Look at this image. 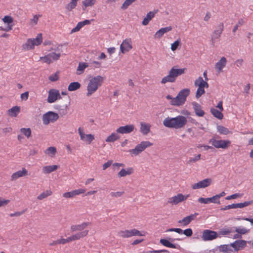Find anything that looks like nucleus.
I'll use <instances>...</instances> for the list:
<instances>
[{"label":"nucleus","mask_w":253,"mask_h":253,"mask_svg":"<svg viewBox=\"0 0 253 253\" xmlns=\"http://www.w3.org/2000/svg\"><path fill=\"white\" fill-rule=\"evenodd\" d=\"M172 29V28L171 26L162 28L156 32L154 35V38L155 39H159L161 38L165 33L171 31Z\"/></svg>","instance_id":"obj_25"},{"label":"nucleus","mask_w":253,"mask_h":253,"mask_svg":"<svg viewBox=\"0 0 253 253\" xmlns=\"http://www.w3.org/2000/svg\"><path fill=\"white\" fill-rule=\"evenodd\" d=\"M217 237V233L210 230H205L202 234V239L203 241H207L212 240Z\"/></svg>","instance_id":"obj_19"},{"label":"nucleus","mask_w":253,"mask_h":253,"mask_svg":"<svg viewBox=\"0 0 253 253\" xmlns=\"http://www.w3.org/2000/svg\"><path fill=\"white\" fill-rule=\"evenodd\" d=\"M198 201L201 204H208L210 203L209 198H204L201 197L198 199Z\"/></svg>","instance_id":"obj_59"},{"label":"nucleus","mask_w":253,"mask_h":253,"mask_svg":"<svg viewBox=\"0 0 253 253\" xmlns=\"http://www.w3.org/2000/svg\"><path fill=\"white\" fill-rule=\"evenodd\" d=\"M231 209H236L235 204H233L231 205H229L228 206H226L225 207L221 208V210L222 211H226V210H229Z\"/></svg>","instance_id":"obj_64"},{"label":"nucleus","mask_w":253,"mask_h":253,"mask_svg":"<svg viewBox=\"0 0 253 253\" xmlns=\"http://www.w3.org/2000/svg\"><path fill=\"white\" fill-rule=\"evenodd\" d=\"M29 97V92L28 91L23 93L20 95V98L22 100H27Z\"/></svg>","instance_id":"obj_63"},{"label":"nucleus","mask_w":253,"mask_h":253,"mask_svg":"<svg viewBox=\"0 0 253 253\" xmlns=\"http://www.w3.org/2000/svg\"><path fill=\"white\" fill-rule=\"evenodd\" d=\"M59 76V72L57 71L55 74L50 75L48 79L51 82H56L58 80Z\"/></svg>","instance_id":"obj_47"},{"label":"nucleus","mask_w":253,"mask_h":253,"mask_svg":"<svg viewBox=\"0 0 253 253\" xmlns=\"http://www.w3.org/2000/svg\"><path fill=\"white\" fill-rule=\"evenodd\" d=\"M56 153L57 150L55 147H49L44 151V153L51 158L54 157Z\"/></svg>","instance_id":"obj_34"},{"label":"nucleus","mask_w":253,"mask_h":253,"mask_svg":"<svg viewBox=\"0 0 253 253\" xmlns=\"http://www.w3.org/2000/svg\"><path fill=\"white\" fill-rule=\"evenodd\" d=\"M146 232H140L136 229L131 230H121L118 232V235L124 238H129L132 236H144L146 234Z\"/></svg>","instance_id":"obj_10"},{"label":"nucleus","mask_w":253,"mask_h":253,"mask_svg":"<svg viewBox=\"0 0 253 253\" xmlns=\"http://www.w3.org/2000/svg\"><path fill=\"white\" fill-rule=\"evenodd\" d=\"M190 94V89L189 88H184L181 90L177 96L173 98L172 102V105L179 106L183 105L186 101L187 96Z\"/></svg>","instance_id":"obj_6"},{"label":"nucleus","mask_w":253,"mask_h":253,"mask_svg":"<svg viewBox=\"0 0 253 253\" xmlns=\"http://www.w3.org/2000/svg\"><path fill=\"white\" fill-rule=\"evenodd\" d=\"M198 215V213L191 214L185 217L181 220L178 221V223L181 224L183 226H187L192 220H194L196 216Z\"/></svg>","instance_id":"obj_23"},{"label":"nucleus","mask_w":253,"mask_h":253,"mask_svg":"<svg viewBox=\"0 0 253 253\" xmlns=\"http://www.w3.org/2000/svg\"><path fill=\"white\" fill-rule=\"evenodd\" d=\"M209 143L216 148L225 149L229 146L231 141L229 140H217L213 137L209 140Z\"/></svg>","instance_id":"obj_12"},{"label":"nucleus","mask_w":253,"mask_h":253,"mask_svg":"<svg viewBox=\"0 0 253 253\" xmlns=\"http://www.w3.org/2000/svg\"><path fill=\"white\" fill-rule=\"evenodd\" d=\"M185 69H176L175 67L172 68L169 73V75L164 77L161 80L162 84H165L167 83H173L175 81L176 78L185 72Z\"/></svg>","instance_id":"obj_5"},{"label":"nucleus","mask_w":253,"mask_h":253,"mask_svg":"<svg viewBox=\"0 0 253 253\" xmlns=\"http://www.w3.org/2000/svg\"><path fill=\"white\" fill-rule=\"evenodd\" d=\"M253 203V201H246L244 203H237L235 204V208H243L244 207H247L250 205H251Z\"/></svg>","instance_id":"obj_44"},{"label":"nucleus","mask_w":253,"mask_h":253,"mask_svg":"<svg viewBox=\"0 0 253 253\" xmlns=\"http://www.w3.org/2000/svg\"><path fill=\"white\" fill-rule=\"evenodd\" d=\"M20 132L28 138L31 136L32 131L30 128H21Z\"/></svg>","instance_id":"obj_46"},{"label":"nucleus","mask_w":253,"mask_h":253,"mask_svg":"<svg viewBox=\"0 0 253 253\" xmlns=\"http://www.w3.org/2000/svg\"><path fill=\"white\" fill-rule=\"evenodd\" d=\"M155 16V13L152 11H150L147 14L146 16L144 18L142 24L144 26L148 24L150 20Z\"/></svg>","instance_id":"obj_33"},{"label":"nucleus","mask_w":253,"mask_h":253,"mask_svg":"<svg viewBox=\"0 0 253 253\" xmlns=\"http://www.w3.org/2000/svg\"><path fill=\"white\" fill-rule=\"evenodd\" d=\"M58 168L57 165H49L43 167L42 169V173L44 174H48L55 171Z\"/></svg>","instance_id":"obj_31"},{"label":"nucleus","mask_w":253,"mask_h":253,"mask_svg":"<svg viewBox=\"0 0 253 253\" xmlns=\"http://www.w3.org/2000/svg\"><path fill=\"white\" fill-rule=\"evenodd\" d=\"M249 230H248L245 228H240V227L236 228V230H235V231L237 233L240 234L241 235L242 234H245L249 232Z\"/></svg>","instance_id":"obj_52"},{"label":"nucleus","mask_w":253,"mask_h":253,"mask_svg":"<svg viewBox=\"0 0 253 253\" xmlns=\"http://www.w3.org/2000/svg\"><path fill=\"white\" fill-rule=\"evenodd\" d=\"M201 159V154H198L194 158H190L187 162L189 164H191L193 163H195L197 161L200 160Z\"/></svg>","instance_id":"obj_50"},{"label":"nucleus","mask_w":253,"mask_h":253,"mask_svg":"<svg viewBox=\"0 0 253 253\" xmlns=\"http://www.w3.org/2000/svg\"><path fill=\"white\" fill-rule=\"evenodd\" d=\"M183 234L187 237H190L193 234V231L191 228H188L183 231Z\"/></svg>","instance_id":"obj_58"},{"label":"nucleus","mask_w":253,"mask_h":253,"mask_svg":"<svg viewBox=\"0 0 253 253\" xmlns=\"http://www.w3.org/2000/svg\"><path fill=\"white\" fill-rule=\"evenodd\" d=\"M153 143L149 141H143L136 145L134 149H130L128 152L132 156H136L144 151L147 148L151 147Z\"/></svg>","instance_id":"obj_9"},{"label":"nucleus","mask_w":253,"mask_h":253,"mask_svg":"<svg viewBox=\"0 0 253 253\" xmlns=\"http://www.w3.org/2000/svg\"><path fill=\"white\" fill-rule=\"evenodd\" d=\"M62 46L61 44H57L55 47H51L49 50V51L55 50V52H51L48 54L41 57L40 60H42L43 63L50 64L53 62L58 60L61 57V52L60 51V47Z\"/></svg>","instance_id":"obj_4"},{"label":"nucleus","mask_w":253,"mask_h":253,"mask_svg":"<svg viewBox=\"0 0 253 253\" xmlns=\"http://www.w3.org/2000/svg\"><path fill=\"white\" fill-rule=\"evenodd\" d=\"M221 112L222 111H220V110L218 111L214 108H211V114L214 117H215L219 120H221L223 117V114L221 113Z\"/></svg>","instance_id":"obj_37"},{"label":"nucleus","mask_w":253,"mask_h":253,"mask_svg":"<svg viewBox=\"0 0 253 253\" xmlns=\"http://www.w3.org/2000/svg\"><path fill=\"white\" fill-rule=\"evenodd\" d=\"M222 251L226 253H232L234 252V249L232 246V243L228 245H224L221 247Z\"/></svg>","instance_id":"obj_42"},{"label":"nucleus","mask_w":253,"mask_h":253,"mask_svg":"<svg viewBox=\"0 0 253 253\" xmlns=\"http://www.w3.org/2000/svg\"><path fill=\"white\" fill-rule=\"evenodd\" d=\"M134 129L133 125H127L125 126H120L117 128L116 131L121 134H127L132 132Z\"/></svg>","instance_id":"obj_22"},{"label":"nucleus","mask_w":253,"mask_h":253,"mask_svg":"<svg viewBox=\"0 0 253 253\" xmlns=\"http://www.w3.org/2000/svg\"><path fill=\"white\" fill-rule=\"evenodd\" d=\"M104 80V78L100 75L89 79L86 87V96L89 97L94 93L102 85Z\"/></svg>","instance_id":"obj_3"},{"label":"nucleus","mask_w":253,"mask_h":253,"mask_svg":"<svg viewBox=\"0 0 253 253\" xmlns=\"http://www.w3.org/2000/svg\"><path fill=\"white\" fill-rule=\"evenodd\" d=\"M91 224L90 222H83L79 224H74L71 226V231L72 232H76V233L72 235L67 238H64L62 237L57 240V243L58 245H64L76 240H79L82 238L86 237L89 231L86 230L87 226Z\"/></svg>","instance_id":"obj_1"},{"label":"nucleus","mask_w":253,"mask_h":253,"mask_svg":"<svg viewBox=\"0 0 253 253\" xmlns=\"http://www.w3.org/2000/svg\"><path fill=\"white\" fill-rule=\"evenodd\" d=\"M175 232L179 234H181L183 233V230L180 228H169L168 229L166 232Z\"/></svg>","instance_id":"obj_57"},{"label":"nucleus","mask_w":253,"mask_h":253,"mask_svg":"<svg viewBox=\"0 0 253 253\" xmlns=\"http://www.w3.org/2000/svg\"><path fill=\"white\" fill-rule=\"evenodd\" d=\"M88 66L86 63H80L77 69L76 74L81 75L83 74L86 68Z\"/></svg>","instance_id":"obj_36"},{"label":"nucleus","mask_w":253,"mask_h":253,"mask_svg":"<svg viewBox=\"0 0 253 253\" xmlns=\"http://www.w3.org/2000/svg\"><path fill=\"white\" fill-rule=\"evenodd\" d=\"M223 29V24L222 23L219 26V28L214 31L212 37L214 39H218L220 37Z\"/></svg>","instance_id":"obj_38"},{"label":"nucleus","mask_w":253,"mask_h":253,"mask_svg":"<svg viewBox=\"0 0 253 253\" xmlns=\"http://www.w3.org/2000/svg\"><path fill=\"white\" fill-rule=\"evenodd\" d=\"M132 48V40L131 38H126L123 41L120 45V51L123 54L129 52Z\"/></svg>","instance_id":"obj_16"},{"label":"nucleus","mask_w":253,"mask_h":253,"mask_svg":"<svg viewBox=\"0 0 253 253\" xmlns=\"http://www.w3.org/2000/svg\"><path fill=\"white\" fill-rule=\"evenodd\" d=\"M180 39L177 40L175 42H174L171 44V50L173 51H175L177 47L180 45Z\"/></svg>","instance_id":"obj_48"},{"label":"nucleus","mask_w":253,"mask_h":253,"mask_svg":"<svg viewBox=\"0 0 253 253\" xmlns=\"http://www.w3.org/2000/svg\"><path fill=\"white\" fill-rule=\"evenodd\" d=\"M41 15H35L33 18L31 20V22L32 24L36 25L38 23L39 18Z\"/></svg>","instance_id":"obj_60"},{"label":"nucleus","mask_w":253,"mask_h":253,"mask_svg":"<svg viewBox=\"0 0 253 253\" xmlns=\"http://www.w3.org/2000/svg\"><path fill=\"white\" fill-rule=\"evenodd\" d=\"M210 203L220 204V201L217 196L216 195L212 196V197L209 198Z\"/></svg>","instance_id":"obj_56"},{"label":"nucleus","mask_w":253,"mask_h":253,"mask_svg":"<svg viewBox=\"0 0 253 253\" xmlns=\"http://www.w3.org/2000/svg\"><path fill=\"white\" fill-rule=\"evenodd\" d=\"M120 138V136L116 133H112L105 139L106 142H114Z\"/></svg>","instance_id":"obj_39"},{"label":"nucleus","mask_w":253,"mask_h":253,"mask_svg":"<svg viewBox=\"0 0 253 253\" xmlns=\"http://www.w3.org/2000/svg\"><path fill=\"white\" fill-rule=\"evenodd\" d=\"M97 0H84L82 1L83 6L84 8L93 6L96 2Z\"/></svg>","instance_id":"obj_43"},{"label":"nucleus","mask_w":253,"mask_h":253,"mask_svg":"<svg viewBox=\"0 0 253 253\" xmlns=\"http://www.w3.org/2000/svg\"><path fill=\"white\" fill-rule=\"evenodd\" d=\"M9 202V200L0 198V208L7 205Z\"/></svg>","instance_id":"obj_61"},{"label":"nucleus","mask_w":253,"mask_h":253,"mask_svg":"<svg viewBox=\"0 0 253 253\" xmlns=\"http://www.w3.org/2000/svg\"><path fill=\"white\" fill-rule=\"evenodd\" d=\"M52 194V192L51 190L48 189L46 190L45 191H43L42 193H41L38 197L37 199L39 200H42L43 199L47 198V197L51 196Z\"/></svg>","instance_id":"obj_40"},{"label":"nucleus","mask_w":253,"mask_h":253,"mask_svg":"<svg viewBox=\"0 0 253 253\" xmlns=\"http://www.w3.org/2000/svg\"><path fill=\"white\" fill-rule=\"evenodd\" d=\"M78 132L80 140L87 145L91 144L95 139L94 135L91 133L86 134L83 127H79L78 129Z\"/></svg>","instance_id":"obj_11"},{"label":"nucleus","mask_w":253,"mask_h":253,"mask_svg":"<svg viewBox=\"0 0 253 253\" xmlns=\"http://www.w3.org/2000/svg\"><path fill=\"white\" fill-rule=\"evenodd\" d=\"M25 211H16L13 213H11L10 214V217H14V216H19L23 214Z\"/></svg>","instance_id":"obj_62"},{"label":"nucleus","mask_w":253,"mask_h":253,"mask_svg":"<svg viewBox=\"0 0 253 253\" xmlns=\"http://www.w3.org/2000/svg\"><path fill=\"white\" fill-rule=\"evenodd\" d=\"M187 123V118L181 115L174 118L167 117L163 121V125L167 127L180 129L183 128Z\"/></svg>","instance_id":"obj_2"},{"label":"nucleus","mask_w":253,"mask_h":253,"mask_svg":"<svg viewBox=\"0 0 253 253\" xmlns=\"http://www.w3.org/2000/svg\"><path fill=\"white\" fill-rule=\"evenodd\" d=\"M176 240L180 241V239L179 238L174 239L172 238H169L168 239H161L160 240V243L165 247L172 249H176L177 248V246L171 243L174 242Z\"/></svg>","instance_id":"obj_20"},{"label":"nucleus","mask_w":253,"mask_h":253,"mask_svg":"<svg viewBox=\"0 0 253 253\" xmlns=\"http://www.w3.org/2000/svg\"><path fill=\"white\" fill-rule=\"evenodd\" d=\"M61 97L59 91L56 89H50L48 91L47 101L49 103L55 102L57 100L60 99Z\"/></svg>","instance_id":"obj_17"},{"label":"nucleus","mask_w":253,"mask_h":253,"mask_svg":"<svg viewBox=\"0 0 253 253\" xmlns=\"http://www.w3.org/2000/svg\"><path fill=\"white\" fill-rule=\"evenodd\" d=\"M1 20L6 26L5 28L0 27V30L5 32H8L12 30L14 26V19L11 16L5 15L2 18Z\"/></svg>","instance_id":"obj_15"},{"label":"nucleus","mask_w":253,"mask_h":253,"mask_svg":"<svg viewBox=\"0 0 253 253\" xmlns=\"http://www.w3.org/2000/svg\"><path fill=\"white\" fill-rule=\"evenodd\" d=\"M233 229L231 228H224L220 231L221 234L222 235H228L229 236L230 234L233 232Z\"/></svg>","instance_id":"obj_49"},{"label":"nucleus","mask_w":253,"mask_h":253,"mask_svg":"<svg viewBox=\"0 0 253 253\" xmlns=\"http://www.w3.org/2000/svg\"><path fill=\"white\" fill-rule=\"evenodd\" d=\"M140 131L143 135H147L150 132L151 125L149 123L141 122L140 123Z\"/></svg>","instance_id":"obj_27"},{"label":"nucleus","mask_w":253,"mask_h":253,"mask_svg":"<svg viewBox=\"0 0 253 253\" xmlns=\"http://www.w3.org/2000/svg\"><path fill=\"white\" fill-rule=\"evenodd\" d=\"M81 86V84L79 82H72L69 84L68 86V90L70 91H73L78 90Z\"/></svg>","instance_id":"obj_35"},{"label":"nucleus","mask_w":253,"mask_h":253,"mask_svg":"<svg viewBox=\"0 0 253 253\" xmlns=\"http://www.w3.org/2000/svg\"><path fill=\"white\" fill-rule=\"evenodd\" d=\"M62 196L65 199L73 198L75 197L73 191L63 193Z\"/></svg>","instance_id":"obj_53"},{"label":"nucleus","mask_w":253,"mask_h":253,"mask_svg":"<svg viewBox=\"0 0 253 253\" xmlns=\"http://www.w3.org/2000/svg\"><path fill=\"white\" fill-rule=\"evenodd\" d=\"M211 183L212 179L211 178H206L193 184L191 187L194 190L201 188H205L209 186L211 184Z\"/></svg>","instance_id":"obj_18"},{"label":"nucleus","mask_w":253,"mask_h":253,"mask_svg":"<svg viewBox=\"0 0 253 253\" xmlns=\"http://www.w3.org/2000/svg\"><path fill=\"white\" fill-rule=\"evenodd\" d=\"M124 194V191L112 192L110 193V195L113 198H118L121 197Z\"/></svg>","instance_id":"obj_51"},{"label":"nucleus","mask_w":253,"mask_h":253,"mask_svg":"<svg viewBox=\"0 0 253 253\" xmlns=\"http://www.w3.org/2000/svg\"><path fill=\"white\" fill-rule=\"evenodd\" d=\"M59 118V115L57 113L52 111H48L43 114L42 116V122L44 125H47L50 123H53L56 121Z\"/></svg>","instance_id":"obj_14"},{"label":"nucleus","mask_w":253,"mask_h":253,"mask_svg":"<svg viewBox=\"0 0 253 253\" xmlns=\"http://www.w3.org/2000/svg\"><path fill=\"white\" fill-rule=\"evenodd\" d=\"M20 111V107L15 106L7 110V114L11 117H16Z\"/></svg>","instance_id":"obj_32"},{"label":"nucleus","mask_w":253,"mask_h":253,"mask_svg":"<svg viewBox=\"0 0 253 253\" xmlns=\"http://www.w3.org/2000/svg\"><path fill=\"white\" fill-rule=\"evenodd\" d=\"M217 131L221 134L227 135L231 133V132L226 127L222 126H217Z\"/></svg>","instance_id":"obj_41"},{"label":"nucleus","mask_w":253,"mask_h":253,"mask_svg":"<svg viewBox=\"0 0 253 253\" xmlns=\"http://www.w3.org/2000/svg\"><path fill=\"white\" fill-rule=\"evenodd\" d=\"M242 196V194L236 193V194H233L230 196H228L226 197L225 198V199L227 200H229L231 199H237L238 198H240Z\"/></svg>","instance_id":"obj_55"},{"label":"nucleus","mask_w":253,"mask_h":253,"mask_svg":"<svg viewBox=\"0 0 253 253\" xmlns=\"http://www.w3.org/2000/svg\"><path fill=\"white\" fill-rule=\"evenodd\" d=\"M194 85L198 87L195 96L197 98H199L203 94L205 93V88L209 87L208 83L204 81L202 77H198L194 81Z\"/></svg>","instance_id":"obj_7"},{"label":"nucleus","mask_w":253,"mask_h":253,"mask_svg":"<svg viewBox=\"0 0 253 253\" xmlns=\"http://www.w3.org/2000/svg\"><path fill=\"white\" fill-rule=\"evenodd\" d=\"M134 169L132 168H128L126 169H122L118 173L119 177H124L126 175H129L133 173Z\"/></svg>","instance_id":"obj_30"},{"label":"nucleus","mask_w":253,"mask_h":253,"mask_svg":"<svg viewBox=\"0 0 253 253\" xmlns=\"http://www.w3.org/2000/svg\"><path fill=\"white\" fill-rule=\"evenodd\" d=\"M192 104L196 115L198 117H203L205 113L202 109L201 106L196 102H192Z\"/></svg>","instance_id":"obj_28"},{"label":"nucleus","mask_w":253,"mask_h":253,"mask_svg":"<svg viewBox=\"0 0 253 253\" xmlns=\"http://www.w3.org/2000/svg\"><path fill=\"white\" fill-rule=\"evenodd\" d=\"M91 21H93V19H91V20H85L83 21L79 22L76 26L71 30V33H73L79 31L80 29L84 26L90 24Z\"/></svg>","instance_id":"obj_29"},{"label":"nucleus","mask_w":253,"mask_h":253,"mask_svg":"<svg viewBox=\"0 0 253 253\" xmlns=\"http://www.w3.org/2000/svg\"><path fill=\"white\" fill-rule=\"evenodd\" d=\"M28 175V170L22 168L21 170H18L12 174L10 177L11 181H15L20 177L26 176Z\"/></svg>","instance_id":"obj_21"},{"label":"nucleus","mask_w":253,"mask_h":253,"mask_svg":"<svg viewBox=\"0 0 253 253\" xmlns=\"http://www.w3.org/2000/svg\"><path fill=\"white\" fill-rule=\"evenodd\" d=\"M74 195V196L76 197V196L82 194H84L85 192V190L84 189L80 188L78 189H75L74 190H72Z\"/></svg>","instance_id":"obj_54"},{"label":"nucleus","mask_w":253,"mask_h":253,"mask_svg":"<svg viewBox=\"0 0 253 253\" xmlns=\"http://www.w3.org/2000/svg\"><path fill=\"white\" fill-rule=\"evenodd\" d=\"M226 58L225 57H222L215 65L216 71L218 73L222 72V70L226 66Z\"/></svg>","instance_id":"obj_26"},{"label":"nucleus","mask_w":253,"mask_h":253,"mask_svg":"<svg viewBox=\"0 0 253 253\" xmlns=\"http://www.w3.org/2000/svg\"><path fill=\"white\" fill-rule=\"evenodd\" d=\"M42 34H39L36 38L28 39L26 43L22 45V48L26 50L33 49L35 46H38L42 42Z\"/></svg>","instance_id":"obj_8"},{"label":"nucleus","mask_w":253,"mask_h":253,"mask_svg":"<svg viewBox=\"0 0 253 253\" xmlns=\"http://www.w3.org/2000/svg\"><path fill=\"white\" fill-rule=\"evenodd\" d=\"M190 196L189 194L183 195L178 193L168 199V203L171 205H176L182 202L186 201Z\"/></svg>","instance_id":"obj_13"},{"label":"nucleus","mask_w":253,"mask_h":253,"mask_svg":"<svg viewBox=\"0 0 253 253\" xmlns=\"http://www.w3.org/2000/svg\"><path fill=\"white\" fill-rule=\"evenodd\" d=\"M136 0H126L121 6V9L123 10L126 9L128 7L134 2Z\"/></svg>","instance_id":"obj_45"},{"label":"nucleus","mask_w":253,"mask_h":253,"mask_svg":"<svg viewBox=\"0 0 253 253\" xmlns=\"http://www.w3.org/2000/svg\"><path fill=\"white\" fill-rule=\"evenodd\" d=\"M232 246L234 251H238L243 249L247 246V242L243 240H236L232 243Z\"/></svg>","instance_id":"obj_24"}]
</instances>
